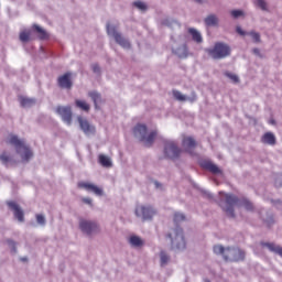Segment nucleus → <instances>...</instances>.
I'll use <instances>...</instances> for the list:
<instances>
[{
	"instance_id": "nucleus-14",
	"label": "nucleus",
	"mask_w": 282,
	"mask_h": 282,
	"mask_svg": "<svg viewBox=\"0 0 282 282\" xmlns=\"http://www.w3.org/2000/svg\"><path fill=\"white\" fill-rule=\"evenodd\" d=\"M78 188H85V191H88L89 193H94L98 197H102V188L91 184V183H85V182H79L77 184Z\"/></svg>"
},
{
	"instance_id": "nucleus-25",
	"label": "nucleus",
	"mask_w": 282,
	"mask_h": 282,
	"mask_svg": "<svg viewBox=\"0 0 282 282\" xmlns=\"http://www.w3.org/2000/svg\"><path fill=\"white\" fill-rule=\"evenodd\" d=\"M89 97L94 101L95 109H98V102H100V100H102V98L100 97V94H98L97 91H91V93H89Z\"/></svg>"
},
{
	"instance_id": "nucleus-19",
	"label": "nucleus",
	"mask_w": 282,
	"mask_h": 282,
	"mask_svg": "<svg viewBox=\"0 0 282 282\" xmlns=\"http://www.w3.org/2000/svg\"><path fill=\"white\" fill-rule=\"evenodd\" d=\"M261 142L263 144H270L271 147H274L276 144V137L272 132H265L262 135Z\"/></svg>"
},
{
	"instance_id": "nucleus-28",
	"label": "nucleus",
	"mask_w": 282,
	"mask_h": 282,
	"mask_svg": "<svg viewBox=\"0 0 282 282\" xmlns=\"http://www.w3.org/2000/svg\"><path fill=\"white\" fill-rule=\"evenodd\" d=\"M0 161L2 162V164L8 166V163L12 162V156H10V154H8V152H2L0 154Z\"/></svg>"
},
{
	"instance_id": "nucleus-35",
	"label": "nucleus",
	"mask_w": 282,
	"mask_h": 282,
	"mask_svg": "<svg viewBox=\"0 0 282 282\" xmlns=\"http://www.w3.org/2000/svg\"><path fill=\"white\" fill-rule=\"evenodd\" d=\"M133 6L135 7V8H138L139 10H147V4L144 3V2H142V1H135L134 3H133Z\"/></svg>"
},
{
	"instance_id": "nucleus-9",
	"label": "nucleus",
	"mask_w": 282,
	"mask_h": 282,
	"mask_svg": "<svg viewBox=\"0 0 282 282\" xmlns=\"http://www.w3.org/2000/svg\"><path fill=\"white\" fill-rule=\"evenodd\" d=\"M79 228L82 232L88 236L96 235V232L100 230V228L98 227V224L91 220H86V219H82L79 221Z\"/></svg>"
},
{
	"instance_id": "nucleus-12",
	"label": "nucleus",
	"mask_w": 282,
	"mask_h": 282,
	"mask_svg": "<svg viewBox=\"0 0 282 282\" xmlns=\"http://www.w3.org/2000/svg\"><path fill=\"white\" fill-rule=\"evenodd\" d=\"M7 205L9 206L10 210H13L14 217H15V219H18V221L25 220L23 209H21V206H19V204H17V202L9 200V202H7Z\"/></svg>"
},
{
	"instance_id": "nucleus-27",
	"label": "nucleus",
	"mask_w": 282,
	"mask_h": 282,
	"mask_svg": "<svg viewBox=\"0 0 282 282\" xmlns=\"http://www.w3.org/2000/svg\"><path fill=\"white\" fill-rule=\"evenodd\" d=\"M161 265L164 267L171 261V256L165 251L160 252Z\"/></svg>"
},
{
	"instance_id": "nucleus-23",
	"label": "nucleus",
	"mask_w": 282,
	"mask_h": 282,
	"mask_svg": "<svg viewBox=\"0 0 282 282\" xmlns=\"http://www.w3.org/2000/svg\"><path fill=\"white\" fill-rule=\"evenodd\" d=\"M75 105L78 109H82V111L89 112L90 106L85 100L76 99Z\"/></svg>"
},
{
	"instance_id": "nucleus-2",
	"label": "nucleus",
	"mask_w": 282,
	"mask_h": 282,
	"mask_svg": "<svg viewBox=\"0 0 282 282\" xmlns=\"http://www.w3.org/2000/svg\"><path fill=\"white\" fill-rule=\"evenodd\" d=\"M6 144H10L11 147H14L15 153L20 155L23 162H30L32 155H34L30 147H28V143H25V140L19 138V135L14 133L8 134L6 139Z\"/></svg>"
},
{
	"instance_id": "nucleus-13",
	"label": "nucleus",
	"mask_w": 282,
	"mask_h": 282,
	"mask_svg": "<svg viewBox=\"0 0 282 282\" xmlns=\"http://www.w3.org/2000/svg\"><path fill=\"white\" fill-rule=\"evenodd\" d=\"M77 121L79 122V127L82 129V131L86 134V135H91V133H96V128L91 124H89V121L83 117H77Z\"/></svg>"
},
{
	"instance_id": "nucleus-37",
	"label": "nucleus",
	"mask_w": 282,
	"mask_h": 282,
	"mask_svg": "<svg viewBox=\"0 0 282 282\" xmlns=\"http://www.w3.org/2000/svg\"><path fill=\"white\" fill-rule=\"evenodd\" d=\"M243 15V11L241 10H232L231 11V17H234V19H238V17H242Z\"/></svg>"
},
{
	"instance_id": "nucleus-42",
	"label": "nucleus",
	"mask_w": 282,
	"mask_h": 282,
	"mask_svg": "<svg viewBox=\"0 0 282 282\" xmlns=\"http://www.w3.org/2000/svg\"><path fill=\"white\" fill-rule=\"evenodd\" d=\"M8 243H9V246H15V243H14V241H12V240H8Z\"/></svg>"
},
{
	"instance_id": "nucleus-4",
	"label": "nucleus",
	"mask_w": 282,
	"mask_h": 282,
	"mask_svg": "<svg viewBox=\"0 0 282 282\" xmlns=\"http://www.w3.org/2000/svg\"><path fill=\"white\" fill-rule=\"evenodd\" d=\"M147 126L139 123L134 127L133 133L137 138H140V141L143 142L144 147H153L155 138H158V131H152L147 134Z\"/></svg>"
},
{
	"instance_id": "nucleus-24",
	"label": "nucleus",
	"mask_w": 282,
	"mask_h": 282,
	"mask_svg": "<svg viewBox=\"0 0 282 282\" xmlns=\"http://www.w3.org/2000/svg\"><path fill=\"white\" fill-rule=\"evenodd\" d=\"M130 243L131 246H133L134 248H140L141 246L144 245V241H142V238L138 237V236H131L130 237Z\"/></svg>"
},
{
	"instance_id": "nucleus-40",
	"label": "nucleus",
	"mask_w": 282,
	"mask_h": 282,
	"mask_svg": "<svg viewBox=\"0 0 282 282\" xmlns=\"http://www.w3.org/2000/svg\"><path fill=\"white\" fill-rule=\"evenodd\" d=\"M93 72H95V74H98L100 72V66H98V64H94Z\"/></svg>"
},
{
	"instance_id": "nucleus-22",
	"label": "nucleus",
	"mask_w": 282,
	"mask_h": 282,
	"mask_svg": "<svg viewBox=\"0 0 282 282\" xmlns=\"http://www.w3.org/2000/svg\"><path fill=\"white\" fill-rule=\"evenodd\" d=\"M98 160L99 164H101V166H105L106 169H110V166H112L111 159H109V156L105 154H99Z\"/></svg>"
},
{
	"instance_id": "nucleus-30",
	"label": "nucleus",
	"mask_w": 282,
	"mask_h": 282,
	"mask_svg": "<svg viewBox=\"0 0 282 282\" xmlns=\"http://www.w3.org/2000/svg\"><path fill=\"white\" fill-rule=\"evenodd\" d=\"M20 41L22 43H28V41H30V31H22L20 33Z\"/></svg>"
},
{
	"instance_id": "nucleus-44",
	"label": "nucleus",
	"mask_w": 282,
	"mask_h": 282,
	"mask_svg": "<svg viewBox=\"0 0 282 282\" xmlns=\"http://www.w3.org/2000/svg\"><path fill=\"white\" fill-rule=\"evenodd\" d=\"M21 261H28V258H21Z\"/></svg>"
},
{
	"instance_id": "nucleus-41",
	"label": "nucleus",
	"mask_w": 282,
	"mask_h": 282,
	"mask_svg": "<svg viewBox=\"0 0 282 282\" xmlns=\"http://www.w3.org/2000/svg\"><path fill=\"white\" fill-rule=\"evenodd\" d=\"M82 202L91 206V198H83Z\"/></svg>"
},
{
	"instance_id": "nucleus-39",
	"label": "nucleus",
	"mask_w": 282,
	"mask_h": 282,
	"mask_svg": "<svg viewBox=\"0 0 282 282\" xmlns=\"http://www.w3.org/2000/svg\"><path fill=\"white\" fill-rule=\"evenodd\" d=\"M236 32H238L240 36H246V32L241 29V26H237Z\"/></svg>"
},
{
	"instance_id": "nucleus-38",
	"label": "nucleus",
	"mask_w": 282,
	"mask_h": 282,
	"mask_svg": "<svg viewBox=\"0 0 282 282\" xmlns=\"http://www.w3.org/2000/svg\"><path fill=\"white\" fill-rule=\"evenodd\" d=\"M184 219H186V217L183 214L177 213L174 215V221H176V223L184 221Z\"/></svg>"
},
{
	"instance_id": "nucleus-29",
	"label": "nucleus",
	"mask_w": 282,
	"mask_h": 282,
	"mask_svg": "<svg viewBox=\"0 0 282 282\" xmlns=\"http://www.w3.org/2000/svg\"><path fill=\"white\" fill-rule=\"evenodd\" d=\"M173 96L176 100H180V102H184L187 100L186 96H184L180 90H173Z\"/></svg>"
},
{
	"instance_id": "nucleus-34",
	"label": "nucleus",
	"mask_w": 282,
	"mask_h": 282,
	"mask_svg": "<svg viewBox=\"0 0 282 282\" xmlns=\"http://www.w3.org/2000/svg\"><path fill=\"white\" fill-rule=\"evenodd\" d=\"M225 76H227V78H230V80H232V83H239V76H237L232 73H225Z\"/></svg>"
},
{
	"instance_id": "nucleus-20",
	"label": "nucleus",
	"mask_w": 282,
	"mask_h": 282,
	"mask_svg": "<svg viewBox=\"0 0 282 282\" xmlns=\"http://www.w3.org/2000/svg\"><path fill=\"white\" fill-rule=\"evenodd\" d=\"M188 34H191L195 43H202L204 41V39L202 37V33H199V31H197L196 29H188Z\"/></svg>"
},
{
	"instance_id": "nucleus-36",
	"label": "nucleus",
	"mask_w": 282,
	"mask_h": 282,
	"mask_svg": "<svg viewBox=\"0 0 282 282\" xmlns=\"http://www.w3.org/2000/svg\"><path fill=\"white\" fill-rule=\"evenodd\" d=\"M36 221H37V224H40V226H45V216L41 215V214H37L36 215Z\"/></svg>"
},
{
	"instance_id": "nucleus-46",
	"label": "nucleus",
	"mask_w": 282,
	"mask_h": 282,
	"mask_svg": "<svg viewBox=\"0 0 282 282\" xmlns=\"http://www.w3.org/2000/svg\"><path fill=\"white\" fill-rule=\"evenodd\" d=\"M271 124H274V121H271Z\"/></svg>"
},
{
	"instance_id": "nucleus-8",
	"label": "nucleus",
	"mask_w": 282,
	"mask_h": 282,
	"mask_svg": "<svg viewBox=\"0 0 282 282\" xmlns=\"http://www.w3.org/2000/svg\"><path fill=\"white\" fill-rule=\"evenodd\" d=\"M107 33L109 36H113L116 43L120 45L121 47H124L126 50H129L131 47V43H129V40L124 39L122 34L118 32L116 26H111L110 24H107Z\"/></svg>"
},
{
	"instance_id": "nucleus-26",
	"label": "nucleus",
	"mask_w": 282,
	"mask_h": 282,
	"mask_svg": "<svg viewBox=\"0 0 282 282\" xmlns=\"http://www.w3.org/2000/svg\"><path fill=\"white\" fill-rule=\"evenodd\" d=\"M205 23L206 25H217L219 23V19H217V15L212 14L205 19Z\"/></svg>"
},
{
	"instance_id": "nucleus-3",
	"label": "nucleus",
	"mask_w": 282,
	"mask_h": 282,
	"mask_svg": "<svg viewBox=\"0 0 282 282\" xmlns=\"http://www.w3.org/2000/svg\"><path fill=\"white\" fill-rule=\"evenodd\" d=\"M215 254H223L225 261H243L246 252L239 248H224L221 245L214 246Z\"/></svg>"
},
{
	"instance_id": "nucleus-10",
	"label": "nucleus",
	"mask_w": 282,
	"mask_h": 282,
	"mask_svg": "<svg viewBox=\"0 0 282 282\" xmlns=\"http://www.w3.org/2000/svg\"><path fill=\"white\" fill-rule=\"evenodd\" d=\"M56 113L61 116L63 122H66V124H72V107L69 106H58L56 108Z\"/></svg>"
},
{
	"instance_id": "nucleus-1",
	"label": "nucleus",
	"mask_w": 282,
	"mask_h": 282,
	"mask_svg": "<svg viewBox=\"0 0 282 282\" xmlns=\"http://www.w3.org/2000/svg\"><path fill=\"white\" fill-rule=\"evenodd\" d=\"M246 208V210H253L252 203L246 198H239L232 194H226L225 200L221 204V208L224 213H226L227 217H235V208Z\"/></svg>"
},
{
	"instance_id": "nucleus-31",
	"label": "nucleus",
	"mask_w": 282,
	"mask_h": 282,
	"mask_svg": "<svg viewBox=\"0 0 282 282\" xmlns=\"http://www.w3.org/2000/svg\"><path fill=\"white\" fill-rule=\"evenodd\" d=\"M20 102L22 107H31V105H34V100L30 98H22Z\"/></svg>"
},
{
	"instance_id": "nucleus-32",
	"label": "nucleus",
	"mask_w": 282,
	"mask_h": 282,
	"mask_svg": "<svg viewBox=\"0 0 282 282\" xmlns=\"http://www.w3.org/2000/svg\"><path fill=\"white\" fill-rule=\"evenodd\" d=\"M256 4L261 10H268V4L265 3V0H256Z\"/></svg>"
},
{
	"instance_id": "nucleus-33",
	"label": "nucleus",
	"mask_w": 282,
	"mask_h": 282,
	"mask_svg": "<svg viewBox=\"0 0 282 282\" xmlns=\"http://www.w3.org/2000/svg\"><path fill=\"white\" fill-rule=\"evenodd\" d=\"M249 35L253 39L254 43L261 42V35L257 32H250Z\"/></svg>"
},
{
	"instance_id": "nucleus-43",
	"label": "nucleus",
	"mask_w": 282,
	"mask_h": 282,
	"mask_svg": "<svg viewBox=\"0 0 282 282\" xmlns=\"http://www.w3.org/2000/svg\"><path fill=\"white\" fill-rule=\"evenodd\" d=\"M254 54H259V48L253 50Z\"/></svg>"
},
{
	"instance_id": "nucleus-15",
	"label": "nucleus",
	"mask_w": 282,
	"mask_h": 282,
	"mask_svg": "<svg viewBox=\"0 0 282 282\" xmlns=\"http://www.w3.org/2000/svg\"><path fill=\"white\" fill-rule=\"evenodd\" d=\"M57 85L62 89H72V73H66L57 78Z\"/></svg>"
},
{
	"instance_id": "nucleus-6",
	"label": "nucleus",
	"mask_w": 282,
	"mask_h": 282,
	"mask_svg": "<svg viewBox=\"0 0 282 282\" xmlns=\"http://www.w3.org/2000/svg\"><path fill=\"white\" fill-rule=\"evenodd\" d=\"M167 238L171 240L172 248H176V250L186 249V240L184 239V231L182 228L174 229L172 234L167 235Z\"/></svg>"
},
{
	"instance_id": "nucleus-7",
	"label": "nucleus",
	"mask_w": 282,
	"mask_h": 282,
	"mask_svg": "<svg viewBox=\"0 0 282 282\" xmlns=\"http://www.w3.org/2000/svg\"><path fill=\"white\" fill-rule=\"evenodd\" d=\"M163 153L167 160H177L182 155V149L175 141H166Z\"/></svg>"
},
{
	"instance_id": "nucleus-17",
	"label": "nucleus",
	"mask_w": 282,
	"mask_h": 282,
	"mask_svg": "<svg viewBox=\"0 0 282 282\" xmlns=\"http://www.w3.org/2000/svg\"><path fill=\"white\" fill-rule=\"evenodd\" d=\"M182 145L189 153V155H193V150L195 147H197V141L193 139V137H184L182 140Z\"/></svg>"
},
{
	"instance_id": "nucleus-11",
	"label": "nucleus",
	"mask_w": 282,
	"mask_h": 282,
	"mask_svg": "<svg viewBox=\"0 0 282 282\" xmlns=\"http://www.w3.org/2000/svg\"><path fill=\"white\" fill-rule=\"evenodd\" d=\"M135 215L143 219H152L153 215H155V209L151 206H138L135 208Z\"/></svg>"
},
{
	"instance_id": "nucleus-45",
	"label": "nucleus",
	"mask_w": 282,
	"mask_h": 282,
	"mask_svg": "<svg viewBox=\"0 0 282 282\" xmlns=\"http://www.w3.org/2000/svg\"><path fill=\"white\" fill-rule=\"evenodd\" d=\"M194 1H196V3H202V0H194Z\"/></svg>"
},
{
	"instance_id": "nucleus-5",
	"label": "nucleus",
	"mask_w": 282,
	"mask_h": 282,
	"mask_svg": "<svg viewBox=\"0 0 282 282\" xmlns=\"http://www.w3.org/2000/svg\"><path fill=\"white\" fill-rule=\"evenodd\" d=\"M206 53L208 56L213 57L214 61H221V58H227L230 56V46L226 43L217 42L213 48H207Z\"/></svg>"
},
{
	"instance_id": "nucleus-21",
	"label": "nucleus",
	"mask_w": 282,
	"mask_h": 282,
	"mask_svg": "<svg viewBox=\"0 0 282 282\" xmlns=\"http://www.w3.org/2000/svg\"><path fill=\"white\" fill-rule=\"evenodd\" d=\"M33 30H35V32H37L39 39L41 41H45V40L50 39V35L47 34V32L45 30H43L41 26H39L37 24L33 25Z\"/></svg>"
},
{
	"instance_id": "nucleus-16",
	"label": "nucleus",
	"mask_w": 282,
	"mask_h": 282,
	"mask_svg": "<svg viewBox=\"0 0 282 282\" xmlns=\"http://www.w3.org/2000/svg\"><path fill=\"white\" fill-rule=\"evenodd\" d=\"M202 169L205 171H209L213 175H221V169L217 166V164L213 163V161H203L200 163Z\"/></svg>"
},
{
	"instance_id": "nucleus-18",
	"label": "nucleus",
	"mask_w": 282,
	"mask_h": 282,
	"mask_svg": "<svg viewBox=\"0 0 282 282\" xmlns=\"http://www.w3.org/2000/svg\"><path fill=\"white\" fill-rule=\"evenodd\" d=\"M262 248H268L270 252H275V254H279L282 257V247L274 245L273 242H261Z\"/></svg>"
}]
</instances>
